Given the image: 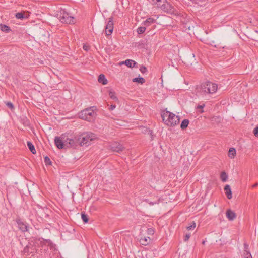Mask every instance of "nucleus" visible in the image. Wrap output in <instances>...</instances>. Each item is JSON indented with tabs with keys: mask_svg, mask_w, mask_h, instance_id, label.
<instances>
[{
	"mask_svg": "<svg viewBox=\"0 0 258 258\" xmlns=\"http://www.w3.org/2000/svg\"><path fill=\"white\" fill-rule=\"evenodd\" d=\"M189 120L187 119H184L181 124L180 127L182 130H184L188 126L189 124Z\"/></svg>",
	"mask_w": 258,
	"mask_h": 258,
	"instance_id": "412c9836",
	"label": "nucleus"
},
{
	"mask_svg": "<svg viewBox=\"0 0 258 258\" xmlns=\"http://www.w3.org/2000/svg\"><path fill=\"white\" fill-rule=\"evenodd\" d=\"M109 95L111 99H113L114 101H117L118 98L116 96L115 92L112 90H110L109 91Z\"/></svg>",
	"mask_w": 258,
	"mask_h": 258,
	"instance_id": "5701e85b",
	"label": "nucleus"
},
{
	"mask_svg": "<svg viewBox=\"0 0 258 258\" xmlns=\"http://www.w3.org/2000/svg\"><path fill=\"white\" fill-rule=\"evenodd\" d=\"M151 239L148 236H144L140 239V242L143 245H148L151 242Z\"/></svg>",
	"mask_w": 258,
	"mask_h": 258,
	"instance_id": "ddd939ff",
	"label": "nucleus"
},
{
	"mask_svg": "<svg viewBox=\"0 0 258 258\" xmlns=\"http://www.w3.org/2000/svg\"><path fill=\"white\" fill-rule=\"evenodd\" d=\"M140 71L142 73H145L146 72H147V70L146 67H145V66H142L140 69Z\"/></svg>",
	"mask_w": 258,
	"mask_h": 258,
	"instance_id": "c756f323",
	"label": "nucleus"
},
{
	"mask_svg": "<svg viewBox=\"0 0 258 258\" xmlns=\"http://www.w3.org/2000/svg\"><path fill=\"white\" fill-rule=\"evenodd\" d=\"M236 155V150L234 148H231L228 151V157L231 159L233 158Z\"/></svg>",
	"mask_w": 258,
	"mask_h": 258,
	"instance_id": "a211bd4d",
	"label": "nucleus"
},
{
	"mask_svg": "<svg viewBox=\"0 0 258 258\" xmlns=\"http://www.w3.org/2000/svg\"><path fill=\"white\" fill-rule=\"evenodd\" d=\"M205 106V105L204 104H203V105H198L197 106V109H202ZM200 112L202 113V112H203L204 111L203 110H201V111H200Z\"/></svg>",
	"mask_w": 258,
	"mask_h": 258,
	"instance_id": "72a5a7b5",
	"label": "nucleus"
},
{
	"mask_svg": "<svg viewBox=\"0 0 258 258\" xmlns=\"http://www.w3.org/2000/svg\"><path fill=\"white\" fill-rule=\"evenodd\" d=\"M122 64H125L128 67L134 68L137 64L136 61L132 59H127L122 62Z\"/></svg>",
	"mask_w": 258,
	"mask_h": 258,
	"instance_id": "4468645a",
	"label": "nucleus"
},
{
	"mask_svg": "<svg viewBox=\"0 0 258 258\" xmlns=\"http://www.w3.org/2000/svg\"><path fill=\"white\" fill-rule=\"evenodd\" d=\"M133 81L134 82H138L141 84H143L145 82V80L143 77H137L133 79Z\"/></svg>",
	"mask_w": 258,
	"mask_h": 258,
	"instance_id": "b1692460",
	"label": "nucleus"
},
{
	"mask_svg": "<svg viewBox=\"0 0 258 258\" xmlns=\"http://www.w3.org/2000/svg\"><path fill=\"white\" fill-rule=\"evenodd\" d=\"M158 203H159V201H158L157 202H149V204L150 205H153L154 204H158Z\"/></svg>",
	"mask_w": 258,
	"mask_h": 258,
	"instance_id": "4c0bfd02",
	"label": "nucleus"
},
{
	"mask_svg": "<svg viewBox=\"0 0 258 258\" xmlns=\"http://www.w3.org/2000/svg\"><path fill=\"white\" fill-rule=\"evenodd\" d=\"M81 218L84 223H86L88 222V219L87 216L86 214H85L84 213H82L81 214Z\"/></svg>",
	"mask_w": 258,
	"mask_h": 258,
	"instance_id": "bb28decb",
	"label": "nucleus"
},
{
	"mask_svg": "<svg viewBox=\"0 0 258 258\" xmlns=\"http://www.w3.org/2000/svg\"><path fill=\"white\" fill-rule=\"evenodd\" d=\"M220 178L223 182H225L227 180L228 175L225 172L223 171L221 173Z\"/></svg>",
	"mask_w": 258,
	"mask_h": 258,
	"instance_id": "393cba45",
	"label": "nucleus"
},
{
	"mask_svg": "<svg viewBox=\"0 0 258 258\" xmlns=\"http://www.w3.org/2000/svg\"><path fill=\"white\" fill-rule=\"evenodd\" d=\"M6 105H7V106L8 107H9V108H11V109H12V108H14V105H13V104L11 102H7V104H6Z\"/></svg>",
	"mask_w": 258,
	"mask_h": 258,
	"instance_id": "473e14b6",
	"label": "nucleus"
},
{
	"mask_svg": "<svg viewBox=\"0 0 258 258\" xmlns=\"http://www.w3.org/2000/svg\"><path fill=\"white\" fill-rule=\"evenodd\" d=\"M54 142L58 149H63L66 147V141L63 142L61 137H56L54 139Z\"/></svg>",
	"mask_w": 258,
	"mask_h": 258,
	"instance_id": "9b49d317",
	"label": "nucleus"
},
{
	"mask_svg": "<svg viewBox=\"0 0 258 258\" xmlns=\"http://www.w3.org/2000/svg\"><path fill=\"white\" fill-rule=\"evenodd\" d=\"M109 149L113 152H119L121 151L123 147L119 143L114 142L110 144L109 146Z\"/></svg>",
	"mask_w": 258,
	"mask_h": 258,
	"instance_id": "6e6552de",
	"label": "nucleus"
},
{
	"mask_svg": "<svg viewBox=\"0 0 258 258\" xmlns=\"http://www.w3.org/2000/svg\"><path fill=\"white\" fill-rule=\"evenodd\" d=\"M79 115L80 118L90 122L94 120L96 113L90 107L82 110L79 113Z\"/></svg>",
	"mask_w": 258,
	"mask_h": 258,
	"instance_id": "423d86ee",
	"label": "nucleus"
},
{
	"mask_svg": "<svg viewBox=\"0 0 258 258\" xmlns=\"http://www.w3.org/2000/svg\"><path fill=\"white\" fill-rule=\"evenodd\" d=\"M224 190L225 191V194L227 196V198L228 199H231L232 198V192L230 185H225V186L224 187Z\"/></svg>",
	"mask_w": 258,
	"mask_h": 258,
	"instance_id": "2eb2a0df",
	"label": "nucleus"
},
{
	"mask_svg": "<svg viewBox=\"0 0 258 258\" xmlns=\"http://www.w3.org/2000/svg\"><path fill=\"white\" fill-rule=\"evenodd\" d=\"M96 138L92 133H83L78 137V140L80 146H88Z\"/></svg>",
	"mask_w": 258,
	"mask_h": 258,
	"instance_id": "39448f33",
	"label": "nucleus"
},
{
	"mask_svg": "<svg viewBox=\"0 0 258 258\" xmlns=\"http://www.w3.org/2000/svg\"><path fill=\"white\" fill-rule=\"evenodd\" d=\"M190 237V234H186V235L185 236V238H184V240L185 241L188 240V239H189Z\"/></svg>",
	"mask_w": 258,
	"mask_h": 258,
	"instance_id": "f704fd0d",
	"label": "nucleus"
},
{
	"mask_svg": "<svg viewBox=\"0 0 258 258\" xmlns=\"http://www.w3.org/2000/svg\"><path fill=\"white\" fill-rule=\"evenodd\" d=\"M83 48L84 50H85L86 51H88L89 49V46L86 45H84Z\"/></svg>",
	"mask_w": 258,
	"mask_h": 258,
	"instance_id": "e433bc0d",
	"label": "nucleus"
},
{
	"mask_svg": "<svg viewBox=\"0 0 258 258\" xmlns=\"http://www.w3.org/2000/svg\"><path fill=\"white\" fill-rule=\"evenodd\" d=\"M258 185V183H256L252 185V187H255Z\"/></svg>",
	"mask_w": 258,
	"mask_h": 258,
	"instance_id": "ea45409f",
	"label": "nucleus"
},
{
	"mask_svg": "<svg viewBox=\"0 0 258 258\" xmlns=\"http://www.w3.org/2000/svg\"><path fill=\"white\" fill-rule=\"evenodd\" d=\"M16 222L18 224L19 229L23 232H26L28 230V225L24 223L21 219H17Z\"/></svg>",
	"mask_w": 258,
	"mask_h": 258,
	"instance_id": "9d476101",
	"label": "nucleus"
},
{
	"mask_svg": "<svg viewBox=\"0 0 258 258\" xmlns=\"http://www.w3.org/2000/svg\"><path fill=\"white\" fill-rule=\"evenodd\" d=\"M57 17L63 23L72 24H74L76 22L75 18L71 16L64 9H61L58 12Z\"/></svg>",
	"mask_w": 258,
	"mask_h": 258,
	"instance_id": "7ed1b4c3",
	"label": "nucleus"
},
{
	"mask_svg": "<svg viewBox=\"0 0 258 258\" xmlns=\"http://www.w3.org/2000/svg\"><path fill=\"white\" fill-rule=\"evenodd\" d=\"M0 29L1 30L5 32L8 33L9 32L11 31L10 28L5 24H1L0 25Z\"/></svg>",
	"mask_w": 258,
	"mask_h": 258,
	"instance_id": "aec40b11",
	"label": "nucleus"
},
{
	"mask_svg": "<svg viewBox=\"0 0 258 258\" xmlns=\"http://www.w3.org/2000/svg\"><path fill=\"white\" fill-rule=\"evenodd\" d=\"M27 146L29 148V150L31 151V152L34 154H35L36 151L35 149V147L33 145V144H32V143L30 141H28V142H27Z\"/></svg>",
	"mask_w": 258,
	"mask_h": 258,
	"instance_id": "6ab92c4d",
	"label": "nucleus"
},
{
	"mask_svg": "<svg viewBox=\"0 0 258 258\" xmlns=\"http://www.w3.org/2000/svg\"><path fill=\"white\" fill-rule=\"evenodd\" d=\"M98 81L102 83L103 85H105L107 83V80L105 78V76L103 74H100L98 78Z\"/></svg>",
	"mask_w": 258,
	"mask_h": 258,
	"instance_id": "f3484780",
	"label": "nucleus"
},
{
	"mask_svg": "<svg viewBox=\"0 0 258 258\" xmlns=\"http://www.w3.org/2000/svg\"><path fill=\"white\" fill-rule=\"evenodd\" d=\"M15 17L16 18L21 20L28 18V17L26 16L25 14L23 12H19L16 13L15 15Z\"/></svg>",
	"mask_w": 258,
	"mask_h": 258,
	"instance_id": "4be33fe9",
	"label": "nucleus"
},
{
	"mask_svg": "<svg viewBox=\"0 0 258 258\" xmlns=\"http://www.w3.org/2000/svg\"><path fill=\"white\" fill-rule=\"evenodd\" d=\"M163 11L169 14L177 15L178 14L176 9L167 0H161L157 6Z\"/></svg>",
	"mask_w": 258,
	"mask_h": 258,
	"instance_id": "20e7f679",
	"label": "nucleus"
},
{
	"mask_svg": "<svg viewBox=\"0 0 258 258\" xmlns=\"http://www.w3.org/2000/svg\"><path fill=\"white\" fill-rule=\"evenodd\" d=\"M196 227V223L195 222H193L191 225L188 226L187 227V229L188 230H190L192 229H194Z\"/></svg>",
	"mask_w": 258,
	"mask_h": 258,
	"instance_id": "7c9ffc66",
	"label": "nucleus"
},
{
	"mask_svg": "<svg viewBox=\"0 0 258 258\" xmlns=\"http://www.w3.org/2000/svg\"><path fill=\"white\" fill-rule=\"evenodd\" d=\"M247 258H252L251 254L249 252H247Z\"/></svg>",
	"mask_w": 258,
	"mask_h": 258,
	"instance_id": "58836bf2",
	"label": "nucleus"
},
{
	"mask_svg": "<svg viewBox=\"0 0 258 258\" xmlns=\"http://www.w3.org/2000/svg\"><path fill=\"white\" fill-rule=\"evenodd\" d=\"M80 144L78 137H75L73 138H67L66 140V147L77 148Z\"/></svg>",
	"mask_w": 258,
	"mask_h": 258,
	"instance_id": "0eeeda50",
	"label": "nucleus"
},
{
	"mask_svg": "<svg viewBox=\"0 0 258 258\" xmlns=\"http://www.w3.org/2000/svg\"><path fill=\"white\" fill-rule=\"evenodd\" d=\"M115 107H116L115 105H111L110 106V107H109V110L112 111V110H114L115 108Z\"/></svg>",
	"mask_w": 258,
	"mask_h": 258,
	"instance_id": "c9c22d12",
	"label": "nucleus"
},
{
	"mask_svg": "<svg viewBox=\"0 0 258 258\" xmlns=\"http://www.w3.org/2000/svg\"><path fill=\"white\" fill-rule=\"evenodd\" d=\"M156 22V20L153 18L150 17L147 18L145 21H144V25L146 26H149L153 23Z\"/></svg>",
	"mask_w": 258,
	"mask_h": 258,
	"instance_id": "dca6fc26",
	"label": "nucleus"
},
{
	"mask_svg": "<svg viewBox=\"0 0 258 258\" xmlns=\"http://www.w3.org/2000/svg\"><path fill=\"white\" fill-rule=\"evenodd\" d=\"M113 30V18H109L105 27V33L107 35H110Z\"/></svg>",
	"mask_w": 258,
	"mask_h": 258,
	"instance_id": "1a4fd4ad",
	"label": "nucleus"
},
{
	"mask_svg": "<svg viewBox=\"0 0 258 258\" xmlns=\"http://www.w3.org/2000/svg\"><path fill=\"white\" fill-rule=\"evenodd\" d=\"M218 89L217 84L210 81L202 83L199 88H197V92L200 95L205 96L209 94L215 93Z\"/></svg>",
	"mask_w": 258,
	"mask_h": 258,
	"instance_id": "f257e3e1",
	"label": "nucleus"
},
{
	"mask_svg": "<svg viewBox=\"0 0 258 258\" xmlns=\"http://www.w3.org/2000/svg\"><path fill=\"white\" fill-rule=\"evenodd\" d=\"M253 133L255 137H258V126H256L255 128H254Z\"/></svg>",
	"mask_w": 258,
	"mask_h": 258,
	"instance_id": "2f4dec72",
	"label": "nucleus"
},
{
	"mask_svg": "<svg viewBox=\"0 0 258 258\" xmlns=\"http://www.w3.org/2000/svg\"><path fill=\"white\" fill-rule=\"evenodd\" d=\"M44 162H45V164L46 165H50V164H51V162L50 161V159L47 156H46L45 157V158H44Z\"/></svg>",
	"mask_w": 258,
	"mask_h": 258,
	"instance_id": "cd10ccee",
	"label": "nucleus"
},
{
	"mask_svg": "<svg viewBox=\"0 0 258 258\" xmlns=\"http://www.w3.org/2000/svg\"><path fill=\"white\" fill-rule=\"evenodd\" d=\"M146 30V27H139L137 28V32L139 34H143Z\"/></svg>",
	"mask_w": 258,
	"mask_h": 258,
	"instance_id": "a878e982",
	"label": "nucleus"
},
{
	"mask_svg": "<svg viewBox=\"0 0 258 258\" xmlns=\"http://www.w3.org/2000/svg\"><path fill=\"white\" fill-rule=\"evenodd\" d=\"M226 216L227 218L229 221H233L236 218L235 213L230 209H228L226 212Z\"/></svg>",
	"mask_w": 258,
	"mask_h": 258,
	"instance_id": "f8f14e48",
	"label": "nucleus"
},
{
	"mask_svg": "<svg viewBox=\"0 0 258 258\" xmlns=\"http://www.w3.org/2000/svg\"><path fill=\"white\" fill-rule=\"evenodd\" d=\"M154 229L153 228H148L147 231L148 235H153L154 234Z\"/></svg>",
	"mask_w": 258,
	"mask_h": 258,
	"instance_id": "c85d7f7f",
	"label": "nucleus"
},
{
	"mask_svg": "<svg viewBox=\"0 0 258 258\" xmlns=\"http://www.w3.org/2000/svg\"><path fill=\"white\" fill-rule=\"evenodd\" d=\"M161 117L163 122L168 126H175L178 124L180 122L179 116L176 115L166 109L162 112Z\"/></svg>",
	"mask_w": 258,
	"mask_h": 258,
	"instance_id": "f03ea898",
	"label": "nucleus"
}]
</instances>
